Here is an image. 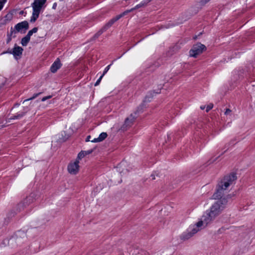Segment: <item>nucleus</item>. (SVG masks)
I'll use <instances>...</instances> for the list:
<instances>
[{"instance_id": "nucleus-11", "label": "nucleus", "mask_w": 255, "mask_h": 255, "mask_svg": "<svg viewBox=\"0 0 255 255\" xmlns=\"http://www.w3.org/2000/svg\"><path fill=\"white\" fill-rule=\"evenodd\" d=\"M61 63L59 58H57L50 67V71L54 73L61 67Z\"/></svg>"}, {"instance_id": "nucleus-17", "label": "nucleus", "mask_w": 255, "mask_h": 255, "mask_svg": "<svg viewBox=\"0 0 255 255\" xmlns=\"http://www.w3.org/2000/svg\"><path fill=\"white\" fill-rule=\"evenodd\" d=\"M107 136V134L106 132H102L101 133L98 138H99V139H100V140L101 141H103V140H104Z\"/></svg>"}, {"instance_id": "nucleus-16", "label": "nucleus", "mask_w": 255, "mask_h": 255, "mask_svg": "<svg viewBox=\"0 0 255 255\" xmlns=\"http://www.w3.org/2000/svg\"><path fill=\"white\" fill-rule=\"evenodd\" d=\"M38 30L37 27H34L32 29L29 30L27 34V35L30 37L33 33L37 32Z\"/></svg>"}, {"instance_id": "nucleus-22", "label": "nucleus", "mask_w": 255, "mask_h": 255, "mask_svg": "<svg viewBox=\"0 0 255 255\" xmlns=\"http://www.w3.org/2000/svg\"><path fill=\"white\" fill-rule=\"evenodd\" d=\"M103 76H102V75H101V76H100V77L98 79V80L97 81V82L95 83V86H98V85L100 84V82H101V80H102V78H103Z\"/></svg>"}, {"instance_id": "nucleus-20", "label": "nucleus", "mask_w": 255, "mask_h": 255, "mask_svg": "<svg viewBox=\"0 0 255 255\" xmlns=\"http://www.w3.org/2000/svg\"><path fill=\"white\" fill-rule=\"evenodd\" d=\"M213 107V105L211 104L206 107V112H208L210 110H211Z\"/></svg>"}, {"instance_id": "nucleus-31", "label": "nucleus", "mask_w": 255, "mask_h": 255, "mask_svg": "<svg viewBox=\"0 0 255 255\" xmlns=\"http://www.w3.org/2000/svg\"><path fill=\"white\" fill-rule=\"evenodd\" d=\"M91 136L90 135H89L86 138V141H90V138Z\"/></svg>"}, {"instance_id": "nucleus-2", "label": "nucleus", "mask_w": 255, "mask_h": 255, "mask_svg": "<svg viewBox=\"0 0 255 255\" xmlns=\"http://www.w3.org/2000/svg\"><path fill=\"white\" fill-rule=\"evenodd\" d=\"M205 228L202 222H198L194 225L190 226L186 231L184 232L180 236V238L181 240L186 241L190 239L196 233L201 229Z\"/></svg>"}, {"instance_id": "nucleus-3", "label": "nucleus", "mask_w": 255, "mask_h": 255, "mask_svg": "<svg viewBox=\"0 0 255 255\" xmlns=\"http://www.w3.org/2000/svg\"><path fill=\"white\" fill-rule=\"evenodd\" d=\"M47 0H34V2L32 3V15L30 18V21L32 22H35L38 18L40 12L46 2Z\"/></svg>"}, {"instance_id": "nucleus-27", "label": "nucleus", "mask_w": 255, "mask_h": 255, "mask_svg": "<svg viewBox=\"0 0 255 255\" xmlns=\"http://www.w3.org/2000/svg\"><path fill=\"white\" fill-rule=\"evenodd\" d=\"M210 0H201L200 2L202 4H204L208 2Z\"/></svg>"}, {"instance_id": "nucleus-4", "label": "nucleus", "mask_w": 255, "mask_h": 255, "mask_svg": "<svg viewBox=\"0 0 255 255\" xmlns=\"http://www.w3.org/2000/svg\"><path fill=\"white\" fill-rule=\"evenodd\" d=\"M128 13L127 11H125L123 13L116 16L115 17L111 19L99 31H98L94 36V38H98L104 31H106L116 21L120 19L124 15Z\"/></svg>"}, {"instance_id": "nucleus-19", "label": "nucleus", "mask_w": 255, "mask_h": 255, "mask_svg": "<svg viewBox=\"0 0 255 255\" xmlns=\"http://www.w3.org/2000/svg\"><path fill=\"white\" fill-rule=\"evenodd\" d=\"M111 65V64H110V65H109L107 66L105 68V70H104V72H103V74L102 75V76H104L105 75V74H106V73L109 71V70L110 69V68Z\"/></svg>"}, {"instance_id": "nucleus-13", "label": "nucleus", "mask_w": 255, "mask_h": 255, "mask_svg": "<svg viewBox=\"0 0 255 255\" xmlns=\"http://www.w3.org/2000/svg\"><path fill=\"white\" fill-rule=\"evenodd\" d=\"M25 115V112L17 113L16 115L11 116L7 119V122L10 123L11 120H17L21 118Z\"/></svg>"}, {"instance_id": "nucleus-6", "label": "nucleus", "mask_w": 255, "mask_h": 255, "mask_svg": "<svg viewBox=\"0 0 255 255\" xmlns=\"http://www.w3.org/2000/svg\"><path fill=\"white\" fill-rule=\"evenodd\" d=\"M206 49V46L201 43L194 44L189 51L190 56L196 58L197 55L201 54L203 51Z\"/></svg>"}, {"instance_id": "nucleus-9", "label": "nucleus", "mask_w": 255, "mask_h": 255, "mask_svg": "<svg viewBox=\"0 0 255 255\" xmlns=\"http://www.w3.org/2000/svg\"><path fill=\"white\" fill-rule=\"evenodd\" d=\"M23 49L18 46L15 45L12 51H8L3 52V53H8L12 54L15 59H17V56H20L22 55Z\"/></svg>"}, {"instance_id": "nucleus-21", "label": "nucleus", "mask_w": 255, "mask_h": 255, "mask_svg": "<svg viewBox=\"0 0 255 255\" xmlns=\"http://www.w3.org/2000/svg\"><path fill=\"white\" fill-rule=\"evenodd\" d=\"M6 0H0V10L2 8Z\"/></svg>"}, {"instance_id": "nucleus-29", "label": "nucleus", "mask_w": 255, "mask_h": 255, "mask_svg": "<svg viewBox=\"0 0 255 255\" xmlns=\"http://www.w3.org/2000/svg\"><path fill=\"white\" fill-rule=\"evenodd\" d=\"M152 0H143V2H145L146 5H147V3L150 2Z\"/></svg>"}, {"instance_id": "nucleus-30", "label": "nucleus", "mask_w": 255, "mask_h": 255, "mask_svg": "<svg viewBox=\"0 0 255 255\" xmlns=\"http://www.w3.org/2000/svg\"><path fill=\"white\" fill-rule=\"evenodd\" d=\"M57 7V3L56 2L54 3L52 6V8L55 9Z\"/></svg>"}, {"instance_id": "nucleus-28", "label": "nucleus", "mask_w": 255, "mask_h": 255, "mask_svg": "<svg viewBox=\"0 0 255 255\" xmlns=\"http://www.w3.org/2000/svg\"><path fill=\"white\" fill-rule=\"evenodd\" d=\"M7 35H8V36L9 37H8V41H7V42H8L9 41H10V40H11V38L10 37H11V36H10V33H8V34H7ZM12 36H13V37H15V35H12Z\"/></svg>"}, {"instance_id": "nucleus-34", "label": "nucleus", "mask_w": 255, "mask_h": 255, "mask_svg": "<svg viewBox=\"0 0 255 255\" xmlns=\"http://www.w3.org/2000/svg\"><path fill=\"white\" fill-rule=\"evenodd\" d=\"M205 106H201V109L202 110H204V109H205Z\"/></svg>"}, {"instance_id": "nucleus-12", "label": "nucleus", "mask_w": 255, "mask_h": 255, "mask_svg": "<svg viewBox=\"0 0 255 255\" xmlns=\"http://www.w3.org/2000/svg\"><path fill=\"white\" fill-rule=\"evenodd\" d=\"M94 151L93 149L88 150L87 151H81L78 155L77 159H81L83 158L85 156L90 154Z\"/></svg>"}, {"instance_id": "nucleus-25", "label": "nucleus", "mask_w": 255, "mask_h": 255, "mask_svg": "<svg viewBox=\"0 0 255 255\" xmlns=\"http://www.w3.org/2000/svg\"><path fill=\"white\" fill-rule=\"evenodd\" d=\"M92 142H100L101 141L99 139V138H95L93 140H91Z\"/></svg>"}, {"instance_id": "nucleus-5", "label": "nucleus", "mask_w": 255, "mask_h": 255, "mask_svg": "<svg viewBox=\"0 0 255 255\" xmlns=\"http://www.w3.org/2000/svg\"><path fill=\"white\" fill-rule=\"evenodd\" d=\"M29 24L27 21H23L16 24L14 26V29L11 27L10 32V36H12L16 32H21L24 33L28 29Z\"/></svg>"}, {"instance_id": "nucleus-26", "label": "nucleus", "mask_w": 255, "mask_h": 255, "mask_svg": "<svg viewBox=\"0 0 255 255\" xmlns=\"http://www.w3.org/2000/svg\"><path fill=\"white\" fill-rule=\"evenodd\" d=\"M234 140H232L231 141H230V142L228 144H226L225 145L226 147H228V148L229 147V146L231 144H234Z\"/></svg>"}, {"instance_id": "nucleus-10", "label": "nucleus", "mask_w": 255, "mask_h": 255, "mask_svg": "<svg viewBox=\"0 0 255 255\" xmlns=\"http://www.w3.org/2000/svg\"><path fill=\"white\" fill-rule=\"evenodd\" d=\"M34 201V198L32 196H29L27 197L25 199L23 200L22 203L18 205L19 207L23 208L30 205Z\"/></svg>"}, {"instance_id": "nucleus-8", "label": "nucleus", "mask_w": 255, "mask_h": 255, "mask_svg": "<svg viewBox=\"0 0 255 255\" xmlns=\"http://www.w3.org/2000/svg\"><path fill=\"white\" fill-rule=\"evenodd\" d=\"M135 116L131 114L130 116L126 119L125 124L122 127L121 129L123 130H126L128 128L131 127L133 123Z\"/></svg>"}, {"instance_id": "nucleus-15", "label": "nucleus", "mask_w": 255, "mask_h": 255, "mask_svg": "<svg viewBox=\"0 0 255 255\" xmlns=\"http://www.w3.org/2000/svg\"><path fill=\"white\" fill-rule=\"evenodd\" d=\"M145 3L142 0L139 4H137L134 7L132 8L130 10H128L127 11L128 13V12L132 11L134 9H136L142 7H144V6H146Z\"/></svg>"}, {"instance_id": "nucleus-14", "label": "nucleus", "mask_w": 255, "mask_h": 255, "mask_svg": "<svg viewBox=\"0 0 255 255\" xmlns=\"http://www.w3.org/2000/svg\"><path fill=\"white\" fill-rule=\"evenodd\" d=\"M30 39V37L27 35L23 37L21 41V43L22 46H26Z\"/></svg>"}, {"instance_id": "nucleus-33", "label": "nucleus", "mask_w": 255, "mask_h": 255, "mask_svg": "<svg viewBox=\"0 0 255 255\" xmlns=\"http://www.w3.org/2000/svg\"><path fill=\"white\" fill-rule=\"evenodd\" d=\"M151 177H152V180L155 179V177H154V175H151Z\"/></svg>"}, {"instance_id": "nucleus-1", "label": "nucleus", "mask_w": 255, "mask_h": 255, "mask_svg": "<svg viewBox=\"0 0 255 255\" xmlns=\"http://www.w3.org/2000/svg\"><path fill=\"white\" fill-rule=\"evenodd\" d=\"M237 179L236 174L230 173L225 176L217 185L216 192L213 195L214 199H219L212 205L209 211L203 215L200 222L203 223L206 227L211 224L225 208L227 203V198H231L230 195L225 196L228 187Z\"/></svg>"}, {"instance_id": "nucleus-32", "label": "nucleus", "mask_w": 255, "mask_h": 255, "mask_svg": "<svg viewBox=\"0 0 255 255\" xmlns=\"http://www.w3.org/2000/svg\"><path fill=\"white\" fill-rule=\"evenodd\" d=\"M214 162V161H213H213H212V160H211H211H209V161H208V163H209V164H211V163H212V162Z\"/></svg>"}, {"instance_id": "nucleus-7", "label": "nucleus", "mask_w": 255, "mask_h": 255, "mask_svg": "<svg viewBox=\"0 0 255 255\" xmlns=\"http://www.w3.org/2000/svg\"><path fill=\"white\" fill-rule=\"evenodd\" d=\"M79 163L78 159H77L74 161L71 162L68 165L67 169L68 172L71 174H76L79 170Z\"/></svg>"}, {"instance_id": "nucleus-24", "label": "nucleus", "mask_w": 255, "mask_h": 255, "mask_svg": "<svg viewBox=\"0 0 255 255\" xmlns=\"http://www.w3.org/2000/svg\"><path fill=\"white\" fill-rule=\"evenodd\" d=\"M51 96L44 97H43V98L42 99V101H46V100H47V99H48L51 98Z\"/></svg>"}, {"instance_id": "nucleus-23", "label": "nucleus", "mask_w": 255, "mask_h": 255, "mask_svg": "<svg viewBox=\"0 0 255 255\" xmlns=\"http://www.w3.org/2000/svg\"><path fill=\"white\" fill-rule=\"evenodd\" d=\"M231 113V110L229 109H227L226 111L225 112V114L226 115H229Z\"/></svg>"}, {"instance_id": "nucleus-35", "label": "nucleus", "mask_w": 255, "mask_h": 255, "mask_svg": "<svg viewBox=\"0 0 255 255\" xmlns=\"http://www.w3.org/2000/svg\"><path fill=\"white\" fill-rule=\"evenodd\" d=\"M216 159H218V157H216V158L215 159H214L213 161H215Z\"/></svg>"}, {"instance_id": "nucleus-18", "label": "nucleus", "mask_w": 255, "mask_h": 255, "mask_svg": "<svg viewBox=\"0 0 255 255\" xmlns=\"http://www.w3.org/2000/svg\"><path fill=\"white\" fill-rule=\"evenodd\" d=\"M40 93H38V94H35L34 95V96L33 97H32L31 98H30L28 99H26L24 101L23 103L26 102V101H29V100H33L34 99V98H35L36 97L38 96V95H39Z\"/></svg>"}]
</instances>
